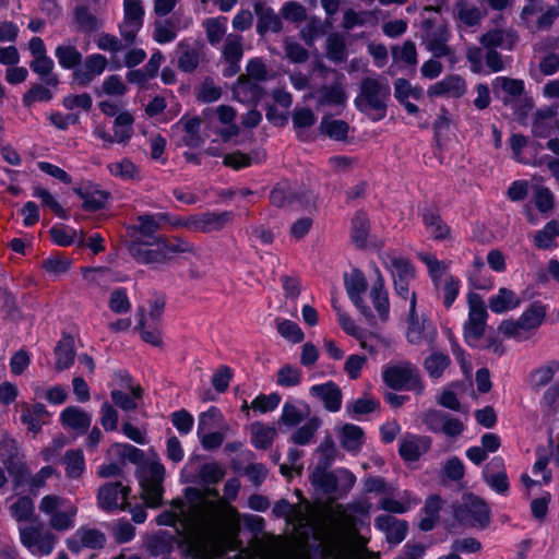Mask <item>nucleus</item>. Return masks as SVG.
<instances>
[{"label": "nucleus", "instance_id": "obj_24", "mask_svg": "<svg viewBox=\"0 0 559 559\" xmlns=\"http://www.w3.org/2000/svg\"><path fill=\"white\" fill-rule=\"evenodd\" d=\"M173 507L177 511H166L157 516V523L159 525L175 526L178 522L183 528H192L193 534L195 532L194 519L187 512L186 502L182 499H176L173 501ZM192 535H190L191 537Z\"/></svg>", "mask_w": 559, "mask_h": 559}, {"label": "nucleus", "instance_id": "obj_21", "mask_svg": "<svg viewBox=\"0 0 559 559\" xmlns=\"http://www.w3.org/2000/svg\"><path fill=\"white\" fill-rule=\"evenodd\" d=\"M519 37L512 29L493 28L479 37V43L484 49H497L501 47L512 50Z\"/></svg>", "mask_w": 559, "mask_h": 559}, {"label": "nucleus", "instance_id": "obj_50", "mask_svg": "<svg viewBox=\"0 0 559 559\" xmlns=\"http://www.w3.org/2000/svg\"><path fill=\"white\" fill-rule=\"evenodd\" d=\"M347 50L345 39L342 35L333 33L326 39V58L335 63L346 60Z\"/></svg>", "mask_w": 559, "mask_h": 559}, {"label": "nucleus", "instance_id": "obj_34", "mask_svg": "<svg viewBox=\"0 0 559 559\" xmlns=\"http://www.w3.org/2000/svg\"><path fill=\"white\" fill-rule=\"evenodd\" d=\"M82 275L90 285L105 288L112 282L121 281L106 266L82 267Z\"/></svg>", "mask_w": 559, "mask_h": 559}, {"label": "nucleus", "instance_id": "obj_32", "mask_svg": "<svg viewBox=\"0 0 559 559\" xmlns=\"http://www.w3.org/2000/svg\"><path fill=\"white\" fill-rule=\"evenodd\" d=\"M73 21L76 29L85 34L97 32L103 27V21L85 5H79L74 9Z\"/></svg>", "mask_w": 559, "mask_h": 559}, {"label": "nucleus", "instance_id": "obj_45", "mask_svg": "<svg viewBox=\"0 0 559 559\" xmlns=\"http://www.w3.org/2000/svg\"><path fill=\"white\" fill-rule=\"evenodd\" d=\"M134 118L124 111L119 114L114 122V140L117 143H127L133 135Z\"/></svg>", "mask_w": 559, "mask_h": 559}, {"label": "nucleus", "instance_id": "obj_53", "mask_svg": "<svg viewBox=\"0 0 559 559\" xmlns=\"http://www.w3.org/2000/svg\"><path fill=\"white\" fill-rule=\"evenodd\" d=\"M295 198H297V192L288 182L277 183L270 193V202L277 207L295 203Z\"/></svg>", "mask_w": 559, "mask_h": 559}, {"label": "nucleus", "instance_id": "obj_37", "mask_svg": "<svg viewBox=\"0 0 559 559\" xmlns=\"http://www.w3.org/2000/svg\"><path fill=\"white\" fill-rule=\"evenodd\" d=\"M521 299L516 294L508 288H500L496 296L489 299V308L495 313H502L509 309L519 307Z\"/></svg>", "mask_w": 559, "mask_h": 559}, {"label": "nucleus", "instance_id": "obj_48", "mask_svg": "<svg viewBox=\"0 0 559 559\" xmlns=\"http://www.w3.org/2000/svg\"><path fill=\"white\" fill-rule=\"evenodd\" d=\"M349 126L344 120L324 117L320 123V131L335 141H343L347 138Z\"/></svg>", "mask_w": 559, "mask_h": 559}, {"label": "nucleus", "instance_id": "obj_17", "mask_svg": "<svg viewBox=\"0 0 559 559\" xmlns=\"http://www.w3.org/2000/svg\"><path fill=\"white\" fill-rule=\"evenodd\" d=\"M431 448V438L407 433L400 442V455L408 462H416Z\"/></svg>", "mask_w": 559, "mask_h": 559}, {"label": "nucleus", "instance_id": "obj_42", "mask_svg": "<svg viewBox=\"0 0 559 559\" xmlns=\"http://www.w3.org/2000/svg\"><path fill=\"white\" fill-rule=\"evenodd\" d=\"M201 119L199 117H193L189 119H181L177 126H182V129L185 131V135L182 136V142L185 145L189 147H199L203 139L200 135V127H201Z\"/></svg>", "mask_w": 559, "mask_h": 559}, {"label": "nucleus", "instance_id": "obj_23", "mask_svg": "<svg viewBox=\"0 0 559 559\" xmlns=\"http://www.w3.org/2000/svg\"><path fill=\"white\" fill-rule=\"evenodd\" d=\"M374 525L385 534L388 542L392 544L401 543L407 532V523L390 514H380L377 516Z\"/></svg>", "mask_w": 559, "mask_h": 559}, {"label": "nucleus", "instance_id": "obj_8", "mask_svg": "<svg viewBox=\"0 0 559 559\" xmlns=\"http://www.w3.org/2000/svg\"><path fill=\"white\" fill-rule=\"evenodd\" d=\"M383 380L388 386L394 390H412L417 394H421L424 391L418 369L408 361L388 367L383 371Z\"/></svg>", "mask_w": 559, "mask_h": 559}, {"label": "nucleus", "instance_id": "obj_11", "mask_svg": "<svg viewBox=\"0 0 559 559\" xmlns=\"http://www.w3.org/2000/svg\"><path fill=\"white\" fill-rule=\"evenodd\" d=\"M344 284L346 293L352 302L356 306L360 313L369 322H371L374 319V316L370 307L366 305L362 298L368 287V282L364 273L358 269L352 270L350 273L345 274Z\"/></svg>", "mask_w": 559, "mask_h": 559}, {"label": "nucleus", "instance_id": "obj_58", "mask_svg": "<svg viewBox=\"0 0 559 559\" xmlns=\"http://www.w3.org/2000/svg\"><path fill=\"white\" fill-rule=\"evenodd\" d=\"M391 51L394 61H401L411 67L417 64V50L414 41L406 40L402 46H393Z\"/></svg>", "mask_w": 559, "mask_h": 559}, {"label": "nucleus", "instance_id": "obj_26", "mask_svg": "<svg viewBox=\"0 0 559 559\" xmlns=\"http://www.w3.org/2000/svg\"><path fill=\"white\" fill-rule=\"evenodd\" d=\"M254 13L258 17L257 32L260 36H264L267 32L280 33L283 29L282 20L272 8L257 2Z\"/></svg>", "mask_w": 559, "mask_h": 559}, {"label": "nucleus", "instance_id": "obj_40", "mask_svg": "<svg viewBox=\"0 0 559 559\" xmlns=\"http://www.w3.org/2000/svg\"><path fill=\"white\" fill-rule=\"evenodd\" d=\"M328 468L316 466L310 479L311 484L324 493H333L337 489V477L332 472H329Z\"/></svg>", "mask_w": 559, "mask_h": 559}, {"label": "nucleus", "instance_id": "obj_4", "mask_svg": "<svg viewBox=\"0 0 559 559\" xmlns=\"http://www.w3.org/2000/svg\"><path fill=\"white\" fill-rule=\"evenodd\" d=\"M421 40L426 49L435 58H449L454 63L455 56L453 49L449 46L451 37L448 26L443 23H437L433 19H426L421 23Z\"/></svg>", "mask_w": 559, "mask_h": 559}, {"label": "nucleus", "instance_id": "obj_10", "mask_svg": "<svg viewBox=\"0 0 559 559\" xmlns=\"http://www.w3.org/2000/svg\"><path fill=\"white\" fill-rule=\"evenodd\" d=\"M488 313L481 297L477 294L468 296V319L464 325V336L467 341L480 340L485 334Z\"/></svg>", "mask_w": 559, "mask_h": 559}, {"label": "nucleus", "instance_id": "obj_47", "mask_svg": "<svg viewBox=\"0 0 559 559\" xmlns=\"http://www.w3.org/2000/svg\"><path fill=\"white\" fill-rule=\"evenodd\" d=\"M545 316V307L538 302H534L519 318L520 324L523 325L526 332L535 330L543 323Z\"/></svg>", "mask_w": 559, "mask_h": 559}, {"label": "nucleus", "instance_id": "obj_14", "mask_svg": "<svg viewBox=\"0 0 559 559\" xmlns=\"http://www.w3.org/2000/svg\"><path fill=\"white\" fill-rule=\"evenodd\" d=\"M178 69L185 73L194 72L205 59L204 45L199 41L181 40L176 47Z\"/></svg>", "mask_w": 559, "mask_h": 559}, {"label": "nucleus", "instance_id": "obj_13", "mask_svg": "<svg viewBox=\"0 0 559 559\" xmlns=\"http://www.w3.org/2000/svg\"><path fill=\"white\" fill-rule=\"evenodd\" d=\"M129 493L130 488L121 481H109L98 488L97 503L105 511L126 510L130 506L127 502Z\"/></svg>", "mask_w": 559, "mask_h": 559}, {"label": "nucleus", "instance_id": "obj_49", "mask_svg": "<svg viewBox=\"0 0 559 559\" xmlns=\"http://www.w3.org/2000/svg\"><path fill=\"white\" fill-rule=\"evenodd\" d=\"M364 431L353 424H345L341 430V444L348 451H356L362 444Z\"/></svg>", "mask_w": 559, "mask_h": 559}, {"label": "nucleus", "instance_id": "obj_57", "mask_svg": "<svg viewBox=\"0 0 559 559\" xmlns=\"http://www.w3.org/2000/svg\"><path fill=\"white\" fill-rule=\"evenodd\" d=\"M450 365V357L440 352H432L424 362L428 373L433 378H439Z\"/></svg>", "mask_w": 559, "mask_h": 559}, {"label": "nucleus", "instance_id": "obj_27", "mask_svg": "<svg viewBox=\"0 0 559 559\" xmlns=\"http://www.w3.org/2000/svg\"><path fill=\"white\" fill-rule=\"evenodd\" d=\"M60 420L64 427L84 435L91 426L92 417L78 406H68L61 412Z\"/></svg>", "mask_w": 559, "mask_h": 559}, {"label": "nucleus", "instance_id": "obj_20", "mask_svg": "<svg viewBox=\"0 0 559 559\" xmlns=\"http://www.w3.org/2000/svg\"><path fill=\"white\" fill-rule=\"evenodd\" d=\"M374 272L377 278L369 292V297L371 299L374 310L378 313V317L380 318L381 321L385 322L389 319L390 314L389 295L384 287V278L380 270L376 267Z\"/></svg>", "mask_w": 559, "mask_h": 559}, {"label": "nucleus", "instance_id": "obj_60", "mask_svg": "<svg viewBox=\"0 0 559 559\" xmlns=\"http://www.w3.org/2000/svg\"><path fill=\"white\" fill-rule=\"evenodd\" d=\"M321 420L317 417L310 418L302 427L298 428L290 437V440L299 445L308 444L319 429Z\"/></svg>", "mask_w": 559, "mask_h": 559}, {"label": "nucleus", "instance_id": "obj_44", "mask_svg": "<svg viewBox=\"0 0 559 559\" xmlns=\"http://www.w3.org/2000/svg\"><path fill=\"white\" fill-rule=\"evenodd\" d=\"M74 192L83 199V209L90 212L104 209L108 200V193L100 190L90 191L82 188H74Z\"/></svg>", "mask_w": 559, "mask_h": 559}, {"label": "nucleus", "instance_id": "obj_33", "mask_svg": "<svg viewBox=\"0 0 559 559\" xmlns=\"http://www.w3.org/2000/svg\"><path fill=\"white\" fill-rule=\"evenodd\" d=\"M524 82L519 79L507 76H497L492 81L493 93L498 96L499 92H503L507 96L502 98L504 105L511 103L510 97H519L524 93Z\"/></svg>", "mask_w": 559, "mask_h": 559}, {"label": "nucleus", "instance_id": "obj_16", "mask_svg": "<svg viewBox=\"0 0 559 559\" xmlns=\"http://www.w3.org/2000/svg\"><path fill=\"white\" fill-rule=\"evenodd\" d=\"M466 90L465 80L457 74H451L432 84L427 94L429 97L460 98L466 93Z\"/></svg>", "mask_w": 559, "mask_h": 559}, {"label": "nucleus", "instance_id": "obj_59", "mask_svg": "<svg viewBox=\"0 0 559 559\" xmlns=\"http://www.w3.org/2000/svg\"><path fill=\"white\" fill-rule=\"evenodd\" d=\"M429 323L426 319L408 323L407 340L412 344H420L424 341H431L432 336L429 333Z\"/></svg>", "mask_w": 559, "mask_h": 559}, {"label": "nucleus", "instance_id": "obj_36", "mask_svg": "<svg viewBox=\"0 0 559 559\" xmlns=\"http://www.w3.org/2000/svg\"><path fill=\"white\" fill-rule=\"evenodd\" d=\"M129 389L131 395L120 390H112L110 392L112 403L124 412L136 409V400H141L143 396V389L140 385H129Z\"/></svg>", "mask_w": 559, "mask_h": 559}, {"label": "nucleus", "instance_id": "obj_62", "mask_svg": "<svg viewBox=\"0 0 559 559\" xmlns=\"http://www.w3.org/2000/svg\"><path fill=\"white\" fill-rule=\"evenodd\" d=\"M50 87L51 86H47L43 82L33 84L23 95V105L25 107H31L36 102H49L52 98V93L49 90Z\"/></svg>", "mask_w": 559, "mask_h": 559}, {"label": "nucleus", "instance_id": "obj_2", "mask_svg": "<svg viewBox=\"0 0 559 559\" xmlns=\"http://www.w3.org/2000/svg\"><path fill=\"white\" fill-rule=\"evenodd\" d=\"M391 88L384 79L367 76L359 83V92L354 99L356 108L373 121L384 118Z\"/></svg>", "mask_w": 559, "mask_h": 559}, {"label": "nucleus", "instance_id": "obj_25", "mask_svg": "<svg viewBox=\"0 0 559 559\" xmlns=\"http://www.w3.org/2000/svg\"><path fill=\"white\" fill-rule=\"evenodd\" d=\"M310 394L319 399L329 412H337L342 405V391L337 384L329 381L323 384L312 385Z\"/></svg>", "mask_w": 559, "mask_h": 559}, {"label": "nucleus", "instance_id": "obj_43", "mask_svg": "<svg viewBox=\"0 0 559 559\" xmlns=\"http://www.w3.org/2000/svg\"><path fill=\"white\" fill-rule=\"evenodd\" d=\"M454 15L461 23L468 27L478 25L485 16L477 7L471 5L463 0L455 4Z\"/></svg>", "mask_w": 559, "mask_h": 559}, {"label": "nucleus", "instance_id": "obj_46", "mask_svg": "<svg viewBox=\"0 0 559 559\" xmlns=\"http://www.w3.org/2000/svg\"><path fill=\"white\" fill-rule=\"evenodd\" d=\"M369 219L364 212H357L352 221V239L359 248H365L369 236Z\"/></svg>", "mask_w": 559, "mask_h": 559}, {"label": "nucleus", "instance_id": "obj_5", "mask_svg": "<svg viewBox=\"0 0 559 559\" xmlns=\"http://www.w3.org/2000/svg\"><path fill=\"white\" fill-rule=\"evenodd\" d=\"M21 544L34 556L44 557L52 552L57 536L43 522L20 526Z\"/></svg>", "mask_w": 559, "mask_h": 559}, {"label": "nucleus", "instance_id": "obj_63", "mask_svg": "<svg viewBox=\"0 0 559 559\" xmlns=\"http://www.w3.org/2000/svg\"><path fill=\"white\" fill-rule=\"evenodd\" d=\"M283 48L286 58L293 63H305L309 59L308 50L290 37L284 39Z\"/></svg>", "mask_w": 559, "mask_h": 559}, {"label": "nucleus", "instance_id": "obj_30", "mask_svg": "<svg viewBox=\"0 0 559 559\" xmlns=\"http://www.w3.org/2000/svg\"><path fill=\"white\" fill-rule=\"evenodd\" d=\"M318 106H338L346 102V93L341 81L336 80L331 85L321 86L317 93Z\"/></svg>", "mask_w": 559, "mask_h": 559}, {"label": "nucleus", "instance_id": "obj_38", "mask_svg": "<svg viewBox=\"0 0 559 559\" xmlns=\"http://www.w3.org/2000/svg\"><path fill=\"white\" fill-rule=\"evenodd\" d=\"M250 432H251V442L253 445L258 449H269L274 438L277 435V431L272 426H266L260 421H254L250 425Z\"/></svg>", "mask_w": 559, "mask_h": 559}, {"label": "nucleus", "instance_id": "obj_51", "mask_svg": "<svg viewBox=\"0 0 559 559\" xmlns=\"http://www.w3.org/2000/svg\"><path fill=\"white\" fill-rule=\"evenodd\" d=\"M222 415L215 407L202 413L198 420V435L210 432L213 428L228 430V425L221 423Z\"/></svg>", "mask_w": 559, "mask_h": 559}, {"label": "nucleus", "instance_id": "obj_61", "mask_svg": "<svg viewBox=\"0 0 559 559\" xmlns=\"http://www.w3.org/2000/svg\"><path fill=\"white\" fill-rule=\"evenodd\" d=\"M242 56V37L236 34L227 35L223 49V57L225 61H240Z\"/></svg>", "mask_w": 559, "mask_h": 559}, {"label": "nucleus", "instance_id": "obj_56", "mask_svg": "<svg viewBox=\"0 0 559 559\" xmlns=\"http://www.w3.org/2000/svg\"><path fill=\"white\" fill-rule=\"evenodd\" d=\"M66 474L70 478H79L85 468L84 455L81 450H69L64 454Z\"/></svg>", "mask_w": 559, "mask_h": 559}, {"label": "nucleus", "instance_id": "obj_55", "mask_svg": "<svg viewBox=\"0 0 559 559\" xmlns=\"http://www.w3.org/2000/svg\"><path fill=\"white\" fill-rule=\"evenodd\" d=\"M461 282L453 275H447L444 277L443 285L436 290L437 295L442 299V304L445 308H450L455 301L460 292Z\"/></svg>", "mask_w": 559, "mask_h": 559}, {"label": "nucleus", "instance_id": "obj_18", "mask_svg": "<svg viewBox=\"0 0 559 559\" xmlns=\"http://www.w3.org/2000/svg\"><path fill=\"white\" fill-rule=\"evenodd\" d=\"M107 66V59L102 55L88 56L84 67L73 72V80L80 86H87L95 76L102 74Z\"/></svg>", "mask_w": 559, "mask_h": 559}, {"label": "nucleus", "instance_id": "obj_15", "mask_svg": "<svg viewBox=\"0 0 559 559\" xmlns=\"http://www.w3.org/2000/svg\"><path fill=\"white\" fill-rule=\"evenodd\" d=\"M190 25L191 19L177 11L167 19L155 21L153 38L158 44L170 43L176 39L177 32L186 29Z\"/></svg>", "mask_w": 559, "mask_h": 559}, {"label": "nucleus", "instance_id": "obj_9", "mask_svg": "<svg viewBox=\"0 0 559 559\" xmlns=\"http://www.w3.org/2000/svg\"><path fill=\"white\" fill-rule=\"evenodd\" d=\"M421 423L427 429L436 433H444L447 437L456 438L464 430V424L461 419L452 417L450 414L430 408L420 415Z\"/></svg>", "mask_w": 559, "mask_h": 559}, {"label": "nucleus", "instance_id": "obj_31", "mask_svg": "<svg viewBox=\"0 0 559 559\" xmlns=\"http://www.w3.org/2000/svg\"><path fill=\"white\" fill-rule=\"evenodd\" d=\"M418 257L428 269V274L435 290H438L443 285L444 277L448 275L447 271L449 263L445 261H440L435 255L427 252H421Z\"/></svg>", "mask_w": 559, "mask_h": 559}, {"label": "nucleus", "instance_id": "obj_6", "mask_svg": "<svg viewBox=\"0 0 559 559\" xmlns=\"http://www.w3.org/2000/svg\"><path fill=\"white\" fill-rule=\"evenodd\" d=\"M39 510L49 514V525L56 531H67L73 526V519L78 513L74 504L59 496H45L39 502Z\"/></svg>", "mask_w": 559, "mask_h": 559}, {"label": "nucleus", "instance_id": "obj_19", "mask_svg": "<svg viewBox=\"0 0 559 559\" xmlns=\"http://www.w3.org/2000/svg\"><path fill=\"white\" fill-rule=\"evenodd\" d=\"M483 475L485 481L498 493L504 495L509 490V480L502 459H492L485 466Z\"/></svg>", "mask_w": 559, "mask_h": 559}, {"label": "nucleus", "instance_id": "obj_41", "mask_svg": "<svg viewBox=\"0 0 559 559\" xmlns=\"http://www.w3.org/2000/svg\"><path fill=\"white\" fill-rule=\"evenodd\" d=\"M48 416V412L44 404L36 403L32 407L28 405L23 406L22 423L27 425L28 430L38 432L41 427V421Z\"/></svg>", "mask_w": 559, "mask_h": 559}, {"label": "nucleus", "instance_id": "obj_1", "mask_svg": "<svg viewBox=\"0 0 559 559\" xmlns=\"http://www.w3.org/2000/svg\"><path fill=\"white\" fill-rule=\"evenodd\" d=\"M185 492L191 503L187 512L194 519L195 524V532L188 542L193 551L201 552L234 530L237 513L229 506L204 501V495L198 488L189 487Z\"/></svg>", "mask_w": 559, "mask_h": 559}, {"label": "nucleus", "instance_id": "obj_28", "mask_svg": "<svg viewBox=\"0 0 559 559\" xmlns=\"http://www.w3.org/2000/svg\"><path fill=\"white\" fill-rule=\"evenodd\" d=\"M138 243H129L128 250L132 258L139 263L155 264L164 263L167 260L163 243H156V248L145 247Z\"/></svg>", "mask_w": 559, "mask_h": 559}, {"label": "nucleus", "instance_id": "obj_54", "mask_svg": "<svg viewBox=\"0 0 559 559\" xmlns=\"http://www.w3.org/2000/svg\"><path fill=\"white\" fill-rule=\"evenodd\" d=\"M276 330L278 334L293 344L301 343L305 338V334L300 326L288 319H276Z\"/></svg>", "mask_w": 559, "mask_h": 559}, {"label": "nucleus", "instance_id": "obj_12", "mask_svg": "<svg viewBox=\"0 0 559 559\" xmlns=\"http://www.w3.org/2000/svg\"><path fill=\"white\" fill-rule=\"evenodd\" d=\"M233 212H206L188 217L182 226L194 233H213L225 228L233 219Z\"/></svg>", "mask_w": 559, "mask_h": 559}, {"label": "nucleus", "instance_id": "obj_29", "mask_svg": "<svg viewBox=\"0 0 559 559\" xmlns=\"http://www.w3.org/2000/svg\"><path fill=\"white\" fill-rule=\"evenodd\" d=\"M53 353L56 356L55 369L58 372L69 369L73 365L75 358L73 337L70 335L63 336L57 343Z\"/></svg>", "mask_w": 559, "mask_h": 559}, {"label": "nucleus", "instance_id": "obj_64", "mask_svg": "<svg viewBox=\"0 0 559 559\" xmlns=\"http://www.w3.org/2000/svg\"><path fill=\"white\" fill-rule=\"evenodd\" d=\"M109 309L117 314H124L130 311L131 302L126 288L114 289L108 299Z\"/></svg>", "mask_w": 559, "mask_h": 559}, {"label": "nucleus", "instance_id": "obj_39", "mask_svg": "<svg viewBox=\"0 0 559 559\" xmlns=\"http://www.w3.org/2000/svg\"><path fill=\"white\" fill-rule=\"evenodd\" d=\"M388 269L391 271L393 282L411 281L415 276L412 263L402 257L389 255Z\"/></svg>", "mask_w": 559, "mask_h": 559}, {"label": "nucleus", "instance_id": "obj_3", "mask_svg": "<svg viewBox=\"0 0 559 559\" xmlns=\"http://www.w3.org/2000/svg\"><path fill=\"white\" fill-rule=\"evenodd\" d=\"M138 472L142 496L146 504L151 508L160 506L164 492V465L156 460L146 461L140 465Z\"/></svg>", "mask_w": 559, "mask_h": 559}, {"label": "nucleus", "instance_id": "obj_7", "mask_svg": "<svg viewBox=\"0 0 559 559\" xmlns=\"http://www.w3.org/2000/svg\"><path fill=\"white\" fill-rule=\"evenodd\" d=\"M454 518L462 525L485 528L490 522V510L480 498L466 495L462 502L454 507Z\"/></svg>", "mask_w": 559, "mask_h": 559}, {"label": "nucleus", "instance_id": "obj_22", "mask_svg": "<svg viewBox=\"0 0 559 559\" xmlns=\"http://www.w3.org/2000/svg\"><path fill=\"white\" fill-rule=\"evenodd\" d=\"M264 93L263 87L253 80L240 74L233 87L234 97L243 104H257Z\"/></svg>", "mask_w": 559, "mask_h": 559}, {"label": "nucleus", "instance_id": "obj_52", "mask_svg": "<svg viewBox=\"0 0 559 559\" xmlns=\"http://www.w3.org/2000/svg\"><path fill=\"white\" fill-rule=\"evenodd\" d=\"M556 237H559V222L552 219L535 234L534 243L539 249H549L556 246Z\"/></svg>", "mask_w": 559, "mask_h": 559}, {"label": "nucleus", "instance_id": "obj_35", "mask_svg": "<svg viewBox=\"0 0 559 559\" xmlns=\"http://www.w3.org/2000/svg\"><path fill=\"white\" fill-rule=\"evenodd\" d=\"M29 67L36 74L39 75L40 81L45 85L51 86L52 88L58 86V75L52 72L53 61L48 56L33 59Z\"/></svg>", "mask_w": 559, "mask_h": 559}]
</instances>
